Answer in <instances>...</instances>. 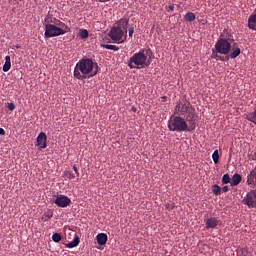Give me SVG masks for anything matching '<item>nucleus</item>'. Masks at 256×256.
Instances as JSON below:
<instances>
[{
    "label": "nucleus",
    "instance_id": "nucleus-21",
    "mask_svg": "<svg viewBox=\"0 0 256 256\" xmlns=\"http://www.w3.org/2000/svg\"><path fill=\"white\" fill-rule=\"evenodd\" d=\"M53 217V212L52 210H47V212H44L41 220L43 222H47L49 219H51Z\"/></svg>",
    "mask_w": 256,
    "mask_h": 256
},
{
    "label": "nucleus",
    "instance_id": "nucleus-17",
    "mask_svg": "<svg viewBox=\"0 0 256 256\" xmlns=\"http://www.w3.org/2000/svg\"><path fill=\"white\" fill-rule=\"evenodd\" d=\"M246 119L249 121V122H252L256 125V108L254 109L253 112H250L246 115Z\"/></svg>",
    "mask_w": 256,
    "mask_h": 256
},
{
    "label": "nucleus",
    "instance_id": "nucleus-11",
    "mask_svg": "<svg viewBox=\"0 0 256 256\" xmlns=\"http://www.w3.org/2000/svg\"><path fill=\"white\" fill-rule=\"evenodd\" d=\"M46 140H47V136L45 132H40L39 135L37 136V144H36L39 150L46 148L47 146Z\"/></svg>",
    "mask_w": 256,
    "mask_h": 256
},
{
    "label": "nucleus",
    "instance_id": "nucleus-25",
    "mask_svg": "<svg viewBox=\"0 0 256 256\" xmlns=\"http://www.w3.org/2000/svg\"><path fill=\"white\" fill-rule=\"evenodd\" d=\"M63 176L69 180L75 179V174L72 173L70 170H65L63 172Z\"/></svg>",
    "mask_w": 256,
    "mask_h": 256
},
{
    "label": "nucleus",
    "instance_id": "nucleus-40",
    "mask_svg": "<svg viewBox=\"0 0 256 256\" xmlns=\"http://www.w3.org/2000/svg\"><path fill=\"white\" fill-rule=\"evenodd\" d=\"M165 99H166V96H163V97H162V100H165Z\"/></svg>",
    "mask_w": 256,
    "mask_h": 256
},
{
    "label": "nucleus",
    "instance_id": "nucleus-16",
    "mask_svg": "<svg viewBox=\"0 0 256 256\" xmlns=\"http://www.w3.org/2000/svg\"><path fill=\"white\" fill-rule=\"evenodd\" d=\"M241 181H242V177L240 176V174H234L231 180V186L232 187L238 186L241 183Z\"/></svg>",
    "mask_w": 256,
    "mask_h": 256
},
{
    "label": "nucleus",
    "instance_id": "nucleus-32",
    "mask_svg": "<svg viewBox=\"0 0 256 256\" xmlns=\"http://www.w3.org/2000/svg\"><path fill=\"white\" fill-rule=\"evenodd\" d=\"M129 37L132 38L133 37V34H134V28L133 27H130L129 30Z\"/></svg>",
    "mask_w": 256,
    "mask_h": 256
},
{
    "label": "nucleus",
    "instance_id": "nucleus-22",
    "mask_svg": "<svg viewBox=\"0 0 256 256\" xmlns=\"http://www.w3.org/2000/svg\"><path fill=\"white\" fill-rule=\"evenodd\" d=\"M79 37L82 40L87 39L89 37V32L87 31V29H84V28L80 29L79 30Z\"/></svg>",
    "mask_w": 256,
    "mask_h": 256
},
{
    "label": "nucleus",
    "instance_id": "nucleus-12",
    "mask_svg": "<svg viewBox=\"0 0 256 256\" xmlns=\"http://www.w3.org/2000/svg\"><path fill=\"white\" fill-rule=\"evenodd\" d=\"M221 223L220 220H218L215 217H211L206 221V229H214Z\"/></svg>",
    "mask_w": 256,
    "mask_h": 256
},
{
    "label": "nucleus",
    "instance_id": "nucleus-23",
    "mask_svg": "<svg viewBox=\"0 0 256 256\" xmlns=\"http://www.w3.org/2000/svg\"><path fill=\"white\" fill-rule=\"evenodd\" d=\"M79 243H80V239L78 237H75L72 242L66 244V247L71 249V248L78 246Z\"/></svg>",
    "mask_w": 256,
    "mask_h": 256
},
{
    "label": "nucleus",
    "instance_id": "nucleus-13",
    "mask_svg": "<svg viewBox=\"0 0 256 256\" xmlns=\"http://www.w3.org/2000/svg\"><path fill=\"white\" fill-rule=\"evenodd\" d=\"M248 28L252 31H256V13H253L249 16Z\"/></svg>",
    "mask_w": 256,
    "mask_h": 256
},
{
    "label": "nucleus",
    "instance_id": "nucleus-36",
    "mask_svg": "<svg viewBox=\"0 0 256 256\" xmlns=\"http://www.w3.org/2000/svg\"><path fill=\"white\" fill-rule=\"evenodd\" d=\"M212 57L213 58H220V56L217 54V52L213 51V54H212Z\"/></svg>",
    "mask_w": 256,
    "mask_h": 256
},
{
    "label": "nucleus",
    "instance_id": "nucleus-14",
    "mask_svg": "<svg viewBox=\"0 0 256 256\" xmlns=\"http://www.w3.org/2000/svg\"><path fill=\"white\" fill-rule=\"evenodd\" d=\"M96 239H97L98 245L104 246L107 243L108 237H107L106 234L100 233V234L97 235Z\"/></svg>",
    "mask_w": 256,
    "mask_h": 256
},
{
    "label": "nucleus",
    "instance_id": "nucleus-3",
    "mask_svg": "<svg viewBox=\"0 0 256 256\" xmlns=\"http://www.w3.org/2000/svg\"><path fill=\"white\" fill-rule=\"evenodd\" d=\"M69 31L70 29L68 26L65 25V23L57 20L55 24H45L44 36L45 38L49 39L65 35Z\"/></svg>",
    "mask_w": 256,
    "mask_h": 256
},
{
    "label": "nucleus",
    "instance_id": "nucleus-30",
    "mask_svg": "<svg viewBox=\"0 0 256 256\" xmlns=\"http://www.w3.org/2000/svg\"><path fill=\"white\" fill-rule=\"evenodd\" d=\"M231 178H230V176H229V174H224V176H223V179H222V183L223 184H231Z\"/></svg>",
    "mask_w": 256,
    "mask_h": 256
},
{
    "label": "nucleus",
    "instance_id": "nucleus-38",
    "mask_svg": "<svg viewBox=\"0 0 256 256\" xmlns=\"http://www.w3.org/2000/svg\"><path fill=\"white\" fill-rule=\"evenodd\" d=\"M132 111H133V112H136V108H135V107H132Z\"/></svg>",
    "mask_w": 256,
    "mask_h": 256
},
{
    "label": "nucleus",
    "instance_id": "nucleus-15",
    "mask_svg": "<svg viewBox=\"0 0 256 256\" xmlns=\"http://www.w3.org/2000/svg\"><path fill=\"white\" fill-rule=\"evenodd\" d=\"M3 72L7 73L9 70H11V56L6 55L5 56V63L2 67Z\"/></svg>",
    "mask_w": 256,
    "mask_h": 256
},
{
    "label": "nucleus",
    "instance_id": "nucleus-10",
    "mask_svg": "<svg viewBox=\"0 0 256 256\" xmlns=\"http://www.w3.org/2000/svg\"><path fill=\"white\" fill-rule=\"evenodd\" d=\"M244 201L249 208H256V192H254V190L248 192L246 198H244Z\"/></svg>",
    "mask_w": 256,
    "mask_h": 256
},
{
    "label": "nucleus",
    "instance_id": "nucleus-2",
    "mask_svg": "<svg viewBox=\"0 0 256 256\" xmlns=\"http://www.w3.org/2000/svg\"><path fill=\"white\" fill-rule=\"evenodd\" d=\"M117 26H113L108 33V36L112 41L122 44L127 39V28L129 26V18L124 16L116 23Z\"/></svg>",
    "mask_w": 256,
    "mask_h": 256
},
{
    "label": "nucleus",
    "instance_id": "nucleus-18",
    "mask_svg": "<svg viewBox=\"0 0 256 256\" xmlns=\"http://www.w3.org/2000/svg\"><path fill=\"white\" fill-rule=\"evenodd\" d=\"M255 177H256V175L254 176V174L248 175L247 183L249 186L256 187V178Z\"/></svg>",
    "mask_w": 256,
    "mask_h": 256
},
{
    "label": "nucleus",
    "instance_id": "nucleus-39",
    "mask_svg": "<svg viewBox=\"0 0 256 256\" xmlns=\"http://www.w3.org/2000/svg\"><path fill=\"white\" fill-rule=\"evenodd\" d=\"M99 2L103 3V2H105V0H99Z\"/></svg>",
    "mask_w": 256,
    "mask_h": 256
},
{
    "label": "nucleus",
    "instance_id": "nucleus-8",
    "mask_svg": "<svg viewBox=\"0 0 256 256\" xmlns=\"http://www.w3.org/2000/svg\"><path fill=\"white\" fill-rule=\"evenodd\" d=\"M197 120H198V115L196 114L195 109L189 114H186L185 121L188 126V132H192L196 129Z\"/></svg>",
    "mask_w": 256,
    "mask_h": 256
},
{
    "label": "nucleus",
    "instance_id": "nucleus-1",
    "mask_svg": "<svg viewBox=\"0 0 256 256\" xmlns=\"http://www.w3.org/2000/svg\"><path fill=\"white\" fill-rule=\"evenodd\" d=\"M98 73V65L91 58H82L76 63L74 69V77L83 81L93 78Z\"/></svg>",
    "mask_w": 256,
    "mask_h": 256
},
{
    "label": "nucleus",
    "instance_id": "nucleus-37",
    "mask_svg": "<svg viewBox=\"0 0 256 256\" xmlns=\"http://www.w3.org/2000/svg\"><path fill=\"white\" fill-rule=\"evenodd\" d=\"M168 10L171 11V12H173V11H174V5H169V6H168Z\"/></svg>",
    "mask_w": 256,
    "mask_h": 256
},
{
    "label": "nucleus",
    "instance_id": "nucleus-4",
    "mask_svg": "<svg viewBox=\"0 0 256 256\" xmlns=\"http://www.w3.org/2000/svg\"><path fill=\"white\" fill-rule=\"evenodd\" d=\"M150 61L147 60V56L144 54V51H139L133 54L128 60V66L130 69H140L148 67Z\"/></svg>",
    "mask_w": 256,
    "mask_h": 256
},
{
    "label": "nucleus",
    "instance_id": "nucleus-42",
    "mask_svg": "<svg viewBox=\"0 0 256 256\" xmlns=\"http://www.w3.org/2000/svg\"><path fill=\"white\" fill-rule=\"evenodd\" d=\"M255 179H256V174H255Z\"/></svg>",
    "mask_w": 256,
    "mask_h": 256
},
{
    "label": "nucleus",
    "instance_id": "nucleus-31",
    "mask_svg": "<svg viewBox=\"0 0 256 256\" xmlns=\"http://www.w3.org/2000/svg\"><path fill=\"white\" fill-rule=\"evenodd\" d=\"M14 109H15V103H13V102L8 103V110L14 111Z\"/></svg>",
    "mask_w": 256,
    "mask_h": 256
},
{
    "label": "nucleus",
    "instance_id": "nucleus-20",
    "mask_svg": "<svg viewBox=\"0 0 256 256\" xmlns=\"http://www.w3.org/2000/svg\"><path fill=\"white\" fill-rule=\"evenodd\" d=\"M184 19L186 22H193L196 20V16L193 12H187Z\"/></svg>",
    "mask_w": 256,
    "mask_h": 256
},
{
    "label": "nucleus",
    "instance_id": "nucleus-41",
    "mask_svg": "<svg viewBox=\"0 0 256 256\" xmlns=\"http://www.w3.org/2000/svg\"><path fill=\"white\" fill-rule=\"evenodd\" d=\"M16 48L19 49V45H17Z\"/></svg>",
    "mask_w": 256,
    "mask_h": 256
},
{
    "label": "nucleus",
    "instance_id": "nucleus-35",
    "mask_svg": "<svg viewBox=\"0 0 256 256\" xmlns=\"http://www.w3.org/2000/svg\"><path fill=\"white\" fill-rule=\"evenodd\" d=\"M222 190L223 192L227 193L229 191V186H223Z\"/></svg>",
    "mask_w": 256,
    "mask_h": 256
},
{
    "label": "nucleus",
    "instance_id": "nucleus-7",
    "mask_svg": "<svg viewBox=\"0 0 256 256\" xmlns=\"http://www.w3.org/2000/svg\"><path fill=\"white\" fill-rule=\"evenodd\" d=\"M194 110L195 108L190 104L189 101H186L184 103L179 102L175 107V113L179 116H186Z\"/></svg>",
    "mask_w": 256,
    "mask_h": 256
},
{
    "label": "nucleus",
    "instance_id": "nucleus-29",
    "mask_svg": "<svg viewBox=\"0 0 256 256\" xmlns=\"http://www.w3.org/2000/svg\"><path fill=\"white\" fill-rule=\"evenodd\" d=\"M52 240H53V242H55V243H59V242L62 240V237H61L60 234L55 233V234L52 235Z\"/></svg>",
    "mask_w": 256,
    "mask_h": 256
},
{
    "label": "nucleus",
    "instance_id": "nucleus-34",
    "mask_svg": "<svg viewBox=\"0 0 256 256\" xmlns=\"http://www.w3.org/2000/svg\"><path fill=\"white\" fill-rule=\"evenodd\" d=\"M0 135L5 136V129H3L2 127H0Z\"/></svg>",
    "mask_w": 256,
    "mask_h": 256
},
{
    "label": "nucleus",
    "instance_id": "nucleus-9",
    "mask_svg": "<svg viewBox=\"0 0 256 256\" xmlns=\"http://www.w3.org/2000/svg\"><path fill=\"white\" fill-rule=\"evenodd\" d=\"M54 203L60 208H66L71 204V200L70 198H68V196L60 194L59 196H57Z\"/></svg>",
    "mask_w": 256,
    "mask_h": 256
},
{
    "label": "nucleus",
    "instance_id": "nucleus-26",
    "mask_svg": "<svg viewBox=\"0 0 256 256\" xmlns=\"http://www.w3.org/2000/svg\"><path fill=\"white\" fill-rule=\"evenodd\" d=\"M212 192L214 195L219 196L221 194V188L218 186V184H214L212 187Z\"/></svg>",
    "mask_w": 256,
    "mask_h": 256
},
{
    "label": "nucleus",
    "instance_id": "nucleus-6",
    "mask_svg": "<svg viewBox=\"0 0 256 256\" xmlns=\"http://www.w3.org/2000/svg\"><path fill=\"white\" fill-rule=\"evenodd\" d=\"M215 49L221 55H228L231 50V43L225 38H219L215 44Z\"/></svg>",
    "mask_w": 256,
    "mask_h": 256
},
{
    "label": "nucleus",
    "instance_id": "nucleus-5",
    "mask_svg": "<svg viewBox=\"0 0 256 256\" xmlns=\"http://www.w3.org/2000/svg\"><path fill=\"white\" fill-rule=\"evenodd\" d=\"M168 128L172 132H188V124L181 116L172 115L168 122Z\"/></svg>",
    "mask_w": 256,
    "mask_h": 256
},
{
    "label": "nucleus",
    "instance_id": "nucleus-24",
    "mask_svg": "<svg viewBox=\"0 0 256 256\" xmlns=\"http://www.w3.org/2000/svg\"><path fill=\"white\" fill-rule=\"evenodd\" d=\"M239 256H251L248 247L241 248L238 252Z\"/></svg>",
    "mask_w": 256,
    "mask_h": 256
},
{
    "label": "nucleus",
    "instance_id": "nucleus-27",
    "mask_svg": "<svg viewBox=\"0 0 256 256\" xmlns=\"http://www.w3.org/2000/svg\"><path fill=\"white\" fill-rule=\"evenodd\" d=\"M212 158H213V161H214L215 164H218V163H219V158H220V156H219V151H218V149H216V150L213 152Z\"/></svg>",
    "mask_w": 256,
    "mask_h": 256
},
{
    "label": "nucleus",
    "instance_id": "nucleus-19",
    "mask_svg": "<svg viewBox=\"0 0 256 256\" xmlns=\"http://www.w3.org/2000/svg\"><path fill=\"white\" fill-rule=\"evenodd\" d=\"M102 48L107 49V50H111L114 52L119 51V47L117 45H112V44H102L101 45Z\"/></svg>",
    "mask_w": 256,
    "mask_h": 256
},
{
    "label": "nucleus",
    "instance_id": "nucleus-33",
    "mask_svg": "<svg viewBox=\"0 0 256 256\" xmlns=\"http://www.w3.org/2000/svg\"><path fill=\"white\" fill-rule=\"evenodd\" d=\"M73 170H74L75 174L78 177L79 176V172H78V168H77L76 164L73 165Z\"/></svg>",
    "mask_w": 256,
    "mask_h": 256
},
{
    "label": "nucleus",
    "instance_id": "nucleus-28",
    "mask_svg": "<svg viewBox=\"0 0 256 256\" xmlns=\"http://www.w3.org/2000/svg\"><path fill=\"white\" fill-rule=\"evenodd\" d=\"M241 53V50L239 47H237L231 54L230 57L231 59H236Z\"/></svg>",
    "mask_w": 256,
    "mask_h": 256
}]
</instances>
